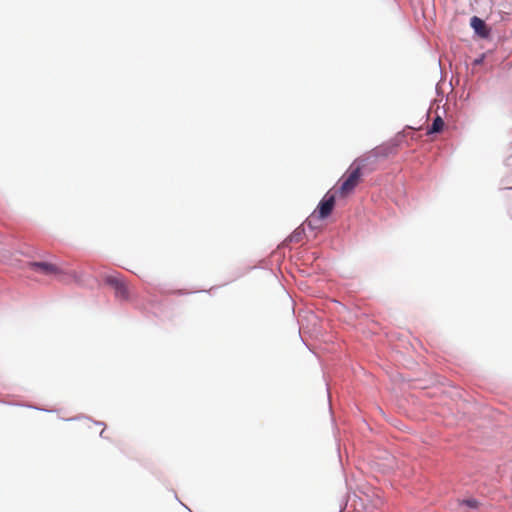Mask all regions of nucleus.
I'll return each instance as SVG.
<instances>
[{"instance_id": "obj_2", "label": "nucleus", "mask_w": 512, "mask_h": 512, "mask_svg": "<svg viewBox=\"0 0 512 512\" xmlns=\"http://www.w3.org/2000/svg\"><path fill=\"white\" fill-rule=\"evenodd\" d=\"M351 191L352 172L348 170L340 180L339 186L324 195L316 209L306 219L305 224L312 230L321 228L323 221L331 215L336 199L348 196Z\"/></svg>"}, {"instance_id": "obj_5", "label": "nucleus", "mask_w": 512, "mask_h": 512, "mask_svg": "<svg viewBox=\"0 0 512 512\" xmlns=\"http://www.w3.org/2000/svg\"><path fill=\"white\" fill-rule=\"evenodd\" d=\"M29 269L32 271L44 274V275H57L60 273V269L48 262H30L28 264Z\"/></svg>"}, {"instance_id": "obj_8", "label": "nucleus", "mask_w": 512, "mask_h": 512, "mask_svg": "<svg viewBox=\"0 0 512 512\" xmlns=\"http://www.w3.org/2000/svg\"><path fill=\"white\" fill-rule=\"evenodd\" d=\"M304 229L302 227H298L294 230V232L290 235L289 241L294 243H299L303 240Z\"/></svg>"}, {"instance_id": "obj_9", "label": "nucleus", "mask_w": 512, "mask_h": 512, "mask_svg": "<svg viewBox=\"0 0 512 512\" xmlns=\"http://www.w3.org/2000/svg\"><path fill=\"white\" fill-rule=\"evenodd\" d=\"M357 410H359V409L357 408ZM358 412H360V411H358ZM353 417H354V427L355 426L359 427L360 424L362 426L368 427V424L366 423L365 419L362 417L361 413H357L355 409H354Z\"/></svg>"}, {"instance_id": "obj_12", "label": "nucleus", "mask_w": 512, "mask_h": 512, "mask_svg": "<svg viewBox=\"0 0 512 512\" xmlns=\"http://www.w3.org/2000/svg\"><path fill=\"white\" fill-rule=\"evenodd\" d=\"M357 310H358V307L354 304V308H353L354 318L357 317Z\"/></svg>"}, {"instance_id": "obj_7", "label": "nucleus", "mask_w": 512, "mask_h": 512, "mask_svg": "<svg viewBox=\"0 0 512 512\" xmlns=\"http://www.w3.org/2000/svg\"><path fill=\"white\" fill-rule=\"evenodd\" d=\"M460 505L465 506L470 510H478L481 503L478 499H476L474 497H469V498H464L463 500H461Z\"/></svg>"}, {"instance_id": "obj_11", "label": "nucleus", "mask_w": 512, "mask_h": 512, "mask_svg": "<svg viewBox=\"0 0 512 512\" xmlns=\"http://www.w3.org/2000/svg\"><path fill=\"white\" fill-rule=\"evenodd\" d=\"M485 59V54H480L477 58H475L472 62L473 66H478L483 63Z\"/></svg>"}, {"instance_id": "obj_6", "label": "nucleus", "mask_w": 512, "mask_h": 512, "mask_svg": "<svg viewBox=\"0 0 512 512\" xmlns=\"http://www.w3.org/2000/svg\"><path fill=\"white\" fill-rule=\"evenodd\" d=\"M444 121L440 116H436L430 126L427 129V133L429 135H435L440 133V131L443 129Z\"/></svg>"}, {"instance_id": "obj_1", "label": "nucleus", "mask_w": 512, "mask_h": 512, "mask_svg": "<svg viewBox=\"0 0 512 512\" xmlns=\"http://www.w3.org/2000/svg\"><path fill=\"white\" fill-rule=\"evenodd\" d=\"M408 144L407 134L404 131L398 132L390 140L374 147L362 156L354 159V189L362 179L375 171L381 160L387 159L390 155L397 153L403 144Z\"/></svg>"}, {"instance_id": "obj_4", "label": "nucleus", "mask_w": 512, "mask_h": 512, "mask_svg": "<svg viewBox=\"0 0 512 512\" xmlns=\"http://www.w3.org/2000/svg\"><path fill=\"white\" fill-rule=\"evenodd\" d=\"M107 283L114 288L116 298L125 301L131 300V289L123 279L110 276L107 278Z\"/></svg>"}, {"instance_id": "obj_14", "label": "nucleus", "mask_w": 512, "mask_h": 512, "mask_svg": "<svg viewBox=\"0 0 512 512\" xmlns=\"http://www.w3.org/2000/svg\"><path fill=\"white\" fill-rule=\"evenodd\" d=\"M510 150L512 151V141H511V144H510Z\"/></svg>"}, {"instance_id": "obj_13", "label": "nucleus", "mask_w": 512, "mask_h": 512, "mask_svg": "<svg viewBox=\"0 0 512 512\" xmlns=\"http://www.w3.org/2000/svg\"><path fill=\"white\" fill-rule=\"evenodd\" d=\"M505 190L512 191V186L511 187L500 188V191H505Z\"/></svg>"}, {"instance_id": "obj_10", "label": "nucleus", "mask_w": 512, "mask_h": 512, "mask_svg": "<svg viewBox=\"0 0 512 512\" xmlns=\"http://www.w3.org/2000/svg\"><path fill=\"white\" fill-rule=\"evenodd\" d=\"M353 503H354V511L358 510L359 508H362L363 507V502H362V499L360 497H358L355 493H354V500H353Z\"/></svg>"}, {"instance_id": "obj_3", "label": "nucleus", "mask_w": 512, "mask_h": 512, "mask_svg": "<svg viewBox=\"0 0 512 512\" xmlns=\"http://www.w3.org/2000/svg\"><path fill=\"white\" fill-rule=\"evenodd\" d=\"M469 24L474 36L484 40H491L493 38L492 28L482 18L474 15L470 18Z\"/></svg>"}]
</instances>
